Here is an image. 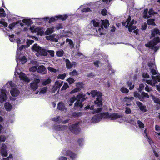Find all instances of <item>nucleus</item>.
<instances>
[{
    "instance_id": "obj_1",
    "label": "nucleus",
    "mask_w": 160,
    "mask_h": 160,
    "mask_svg": "<svg viewBox=\"0 0 160 160\" xmlns=\"http://www.w3.org/2000/svg\"><path fill=\"white\" fill-rule=\"evenodd\" d=\"M152 73V80H148L149 77L148 73L143 72L142 76L144 78L142 80L145 81L148 84L152 86H154L158 82H160V75L156 70V66L155 64L154 60L149 62L148 64ZM157 89L160 92V83L157 86Z\"/></svg>"
},
{
    "instance_id": "obj_2",
    "label": "nucleus",
    "mask_w": 160,
    "mask_h": 160,
    "mask_svg": "<svg viewBox=\"0 0 160 160\" xmlns=\"http://www.w3.org/2000/svg\"><path fill=\"white\" fill-rule=\"evenodd\" d=\"M93 25V34L95 36H99L102 35L104 32L109 25V21L108 20H99L98 19H94L90 22V23L88 26L89 28L90 27L92 28Z\"/></svg>"
},
{
    "instance_id": "obj_3",
    "label": "nucleus",
    "mask_w": 160,
    "mask_h": 160,
    "mask_svg": "<svg viewBox=\"0 0 160 160\" xmlns=\"http://www.w3.org/2000/svg\"><path fill=\"white\" fill-rule=\"evenodd\" d=\"M91 93L92 97H94L96 96L97 97L96 100L94 102L95 103L96 105H97L99 108H98L96 110H94V106L93 105H92L91 106H90V105H88L85 107L84 109L87 110L89 109L90 110H93V112L94 113L101 112L102 110V108L101 107L102 105V93L97 90H93L91 92Z\"/></svg>"
},
{
    "instance_id": "obj_4",
    "label": "nucleus",
    "mask_w": 160,
    "mask_h": 160,
    "mask_svg": "<svg viewBox=\"0 0 160 160\" xmlns=\"http://www.w3.org/2000/svg\"><path fill=\"white\" fill-rule=\"evenodd\" d=\"M155 35H159L160 37H157L153 39L145 44V46L148 48H150L153 49L155 52H156L159 48V47L156 45L158 43H160V31L157 28H155L152 31V35L154 37Z\"/></svg>"
},
{
    "instance_id": "obj_5",
    "label": "nucleus",
    "mask_w": 160,
    "mask_h": 160,
    "mask_svg": "<svg viewBox=\"0 0 160 160\" xmlns=\"http://www.w3.org/2000/svg\"><path fill=\"white\" fill-rule=\"evenodd\" d=\"M4 88H6L7 91L10 90V93L11 95L14 97L18 96L20 93V91L16 88V86L12 81H10L4 86Z\"/></svg>"
},
{
    "instance_id": "obj_6",
    "label": "nucleus",
    "mask_w": 160,
    "mask_h": 160,
    "mask_svg": "<svg viewBox=\"0 0 160 160\" xmlns=\"http://www.w3.org/2000/svg\"><path fill=\"white\" fill-rule=\"evenodd\" d=\"M131 20V17L129 16L126 21L122 22V24L123 25L125 26L126 28H128V30L130 32H131L133 30H134L133 32L137 35L138 33V29L135 30L136 27L133 25L134 24L136 23V22L134 20H132L130 22Z\"/></svg>"
},
{
    "instance_id": "obj_7",
    "label": "nucleus",
    "mask_w": 160,
    "mask_h": 160,
    "mask_svg": "<svg viewBox=\"0 0 160 160\" xmlns=\"http://www.w3.org/2000/svg\"><path fill=\"white\" fill-rule=\"evenodd\" d=\"M104 118L105 119H109L111 120L118 119V122L122 123L124 122V119L122 118L123 116L122 114L117 113H110L108 112H104Z\"/></svg>"
},
{
    "instance_id": "obj_8",
    "label": "nucleus",
    "mask_w": 160,
    "mask_h": 160,
    "mask_svg": "<svg viewBox=\"0 0 160 160\" xmlns=\"http://www.w3.org/2000/svg\"><path fill=\"white\" fill-rule=\"evenodd\" d=\"M25 47V46L24 45H21L19 48H18V47L16 56V61L18 65L19 63L23 64L27 61V59L26 57L23 56L21 52V50Z\"/></svg>"
},
{
    "instance_id": "obj_9",
    "label": "nucleus",
    "mask_w": 160,
    "mask_h": 160,
    "mask_svg": "<svg viewBox=\"0 0 160 160\" xmlns=\"http://www.w3.org/2000/svg\"><path fill=\"white\" fill-rule=\"evenodd\" d=\"M14 75L16 77H18L21 80L24 82H29L30 81V79L24 73L21 72V70L18 68V66L15 69Z\"/></svg>"
},
{
    "instance_id": "obj_10",
    "label": "nucleus",
    "mask_w": 160,
    "mask_h": 160,
    "mask_svg": "<svg viewBox=\"0 0 160 160\" xmlns=\"http://www.w3.org/2000/svg\"><path fill=\"white\" fill-rule=\"evenodd\" d=\"M32 20V19H24L22 21V23H20V25L23 27L24 31H27L30 28V25L33 23Z\"/></svg>"
},
{
    "instance_id": "obj_11",
    "label": "nucleus",
    "mask_w": 160,
    "mask_h": 160,
    "mask_svg": "<svg viewBox=\"0 0 160 160\" xmlns=\"http://www.w3.org/2000/svg\"><path fill=\"white\" fill-rule=\"evenodd\" d=\"M104 112L101 113L94 115L92 118L91 122L93 123H97L99 122L102 119L104 118Z\"/></svg>"
},
{
    "instance_id": "obj_12",
    "label": "nucleus",
    "mask_w": 160,
    "mask_h": 160,
    "mask_svg": "<svg viewBox=\"0 0 160 160\" xmlns=\"http://www.w3.org/2000/svg\"><path fill=\"white\" fill-rule=\"evenodd\" d=\"M85 95L80 94L77 96V98L78 99V101L75 103V107H79L80 108L82 107V101L84 100Z\"/></svg>"
},
{
    "instance_id": "obj_13",
    "label": "nucleus",
    "mask_w": 160,
    "mask_h": 160,
    "mask_svg": "<svg viewBox=\"0 0 160 160\" xmlns=\"http://www.w3.org/2000/svg\"><path fill=\"white\" fill-rule=\"evenodd\" d=\"M126 122L132 124L136 126H137V125H138L139 128L141 129L143 128L144 126V125L142 122L139 120L138 121L137 124L135 123V121L133 119H129L127 118L126 119Z\"/></svg>"
},
{
    "instance_id": "obj_14",
    "label": "nucleus",
    "mask_w": 160,
    "mask_h": 160,
    "mask_svg": "<svg viewBox=\"0 0 160 160\" xmlns=\"http://www.w3.org/2000/svg\"><path fill=\"white\" fill-rule=\"evenodd\" d=\"M55 18H51L49 20V23H51L55 21L58 19H61L62 20H65L67 18L68 16L67 15H58L56 16Z\"/></svg>"
},
{
    "instance_id": "obj_15",
    "label": "nucleus",
    "mask_w": 160,
    "mask_h": 160,
    "mask_svg": "<svg viewBox=\"0 0 160 160\" xmlns=\"http://www.w3.org/2000/svg\"><path fill=\"white\" fill-rule=\"evenodd\" d=\"M40 81L39 79H34L33 81L30 84V87L33 91L36 90L38 87V84Z\"/></svg>"
},
{
    "instance_id": "obj_16",
    "label": "nucleus",
    "mask_w": 160,
    "mask_h": 160,
    "mask_svg": "<svg viewBox=\"0 0 160 160\" xmlns=\"http://www.w3.org/2000/svg\"><path fill=\"white\" fill-rule=\"evenodd\" d=\"M6 88H4V87L2 88L0 93V102H2L5 101L8 98V97L6 95V92L7 91Z\"/></svg>"
},
{
    "instance_id": "obj_17",
    "label": "nucleus",
    "mask_w": 160,
    "mask_h": 160,
    "mask_svg": "<svg viewBox=\"0 0 160 160\" xmlns=\"http://www.w3.org/2000/svg\"><path fill=\"white\" fill-rule=\"evenodd\" d=\"M0 153L4 157L8 156V153L7 149V146L5 143H3L1 148Z\"/></svg>"
},
{
    "instance_id": "obj_18",
    "label": "nucleus",
    "mask_w": 160,
    "mask_h": 160,
    "mask_svg": "<svg viewBox=\"0 0 160 160\" xmlns=\"http://www.w3.org/2000/svg\"><path fill=\"white\" fill-rule=\"evenodd\" d=\"M78 123H77L70 126L69 127L70 130L75 134H78L79 132V129L78 126Z\"/></svg>"
},
{
    "instance_id": "obj_19",
    "label": "nucleus",
    "mask_w": 160,
    "mask_h": 160,
    "mask_svg": "<svg viewBox=\"0 0 160 160\" xmlns=\"http://www.w3.org/2000/svg\"><path fill=\"white\" fill-rule=\"evenodd\" d=\"M112 0H102V1H97L95 3H92L90 5H93L95 6L98 5H101L102 7H104V6L102 4V3L106 4L107 5H109L111 1Z\"/></svg>"
},
{
    "instance_id": "obj_20",
    "label": "nucleus",
    "mask_w": 160,
    "mask_h": 160,
    "mask_svg": "<svg viewBox=\"0 0 160 160\" xmlns=\"http://www.w3.org/2000/svg\"><path fill=\"white\" fill-rule=\"evenodd\" d=\"M46 38L47 40H50L52 41L58 42L59 39V36L58 35L53 34L52 35L47 36Z\"/></svg>"
},
{
    "instance_id": "obj_21",
    "label": "nucleus",
    "mask_w": 160,
    "mask_h": 160,
    "mask_svg": "<svg viewBox=\"0 0 160 160\" xmlns=\"http://www.w3.org/2000/svg\"><path fill=\"white\" fill-rule=\"evenodd\" d=\"M41 47L36 44H34L32 47V51L38 52V53L36 54V55L38 57H39V52L41 50Z\"/></svg>"
},
{
    "instance_id": "obj_22",
    "label": "nucleus",
    "mask_w": 160,
    "mask_h": 160,
    "mask_svg": "<svg viewBox=\"0 0 160 160\" xmlns=\"http://www.w3.org/2000/svg\"><path fill=\"white\" fill-rule=\"evenodd\" d=\"M149 97V96L148 93L142 92L141 93L140 97L139 98V100L141 101L144 102Z\"/></svg>"
},
{
    "instance_id": "obj_23",
    "label": "nucleus",
    "mask_w": 160,
    "mask_h": 160,
    "mask_svg": "<svg viewBox=\"0 0 160 160\" xmlns=\"http://www.w3.org/2000/svg\"><path fill=\"white\" fill-rule=\"evenodd\" d=\"M37 72L38 73H41L42 74H44L47 73V70L44 66L41 65L38 67Z\"/></svg>"
},
{
    "instance_id": "obj_24",
    "label": "nucleus",
    "mask_w": 160,
    "mask_h": 160,
    "mask_svg": "<svg viewBox=\"0 0 160 160\" xmlns=\"http://www.w3.org/2000/svg\"><path fill=\"white\" fill-rule=\"evenodd\" d=\"M66 154L67 156H69L72 160H74L76 158V154L70 151H67L66 152Z\"/></svg>"
},
{
    "instance_id": "obj_25",
    "label": "nucleus",
    "mask_w": 160,
    "mask_h": 160,
    "mask_svg": "<svg viewBox=\"0 0 160 160\" xmlns=\"http://www.w3.org/2000/svg\"><path fill=\"white\" fill-rule=\"evenodd\" d=\"M137 105L139 107L140 110L143 112H145L147 111L146 107L145 106L142 105V103L139 101H137L136 102Z\"/></svg>"
},
{
    "instance_id": "obj_26",
    "label": "nucleus",
    "mask_w": 160,
    "mask_h": 160,
    "mask_svg": "<svg viewBox=\"0 0 160 160\" xmlns=\"http://www.w3.org/2000/svg\"><path fill=\"white\" fill-rule=\"evenodd\" d=\"M62 34H63V36L69 37H71L73 36V32L71 31H63L62 32Z\"/></svg>"
},
{
    "instance_id": "obj_27",
    "label": "nucleus",
    "mask_w": 160,
    "mask_h": 160,
    "mask_svg": "<svg viewBox=\"0 0 160 160\" xmlns=\"http://www.w3.org/2000/svg\"><path fill=\"white\" fill-rule=\"evenodd\" d=\"M58 109L62 111L66 112V108H65L64 103L60 102L58 104Z\"/></svg>"
},
{
    "instance_id": "obj_28",
    "label": "nucleus",
    "mask_w": 160,
    "mask_h": 160,
    "mask_svg": "<svg viewBox=\"0 0 160 160\" xmlns=\"http://www.w3.org/2000/svg\"><path fill=\"white\" fill-rule=\"evenodd\" d=\"M68 128L66 126L63 125H59L57 126H55L54 127V129L56 130H64Z\"/></svg>"
},
{
    "instance_id": "obj_29",
    "label": "nucleus",
    "mask_w": 160,
    "mask_h": 160,
    "mask_svg": "<svg viewBox=\"0 0 160 160\" xmlns=\"http://www.w3.org/2000/svg\"><path fill=\"white\" fill-rule=\"evenodd\" d=\"M5 110L7 111H10L12 108V106L9 102H6L4 105Z\"/></svg>"
},
{
    "instance_id": "obj_30",
    "label": "nucleus",
    "mask_w": 160,
    "mask_h": 160,
    "mask_svg": "<svg viewBox=\"0 0 160 160\" xmlns=\"http://www.w3.org/2000/svg\"><path fill=\"white\" fill-rule=\"evenodd\" d=\"M144 135H145V138H147L149 143L151 145V146L152 147V148H153V147L152 146V144L153 143V142H152V140H151V139L148 137L146 129H145L144 131Z\"/></svg>"
},
{
    "instance_id": "obj_31",
    "label": "nucleus",
    "mask_w": 160,
    "mask_h": 160,
    "mask_svg": "<svg viewBox=\"0 0 160 160\" xmlns=\"http://www.w3.org/2000/svg\"><path fill=\"white\" fill-rule=\"evenodd\" d=\"M153 152L156 157H158V159L160 160V150L157 148L153 149Z\"/></svg>"
},
{
    "instance_id": "obj_32",
    "label": "nucleus",
    "mask_w": 160,
    "mask_h": 160,
    "mask_svg": "<svg viewBox=\"0 0 160 160\" xmlns=\"http://www.w3.org/2000/svg\"><path fill=\"white\" fill-rule=\"evenodd\" d=\"M66 42L69 45L70 48L72 49L74 47V44L73 42L71 40L67 38L66 39Z\"/></svg>"
},
{
    "instance_id": "obj_33",
    "label": "nucleus",
    "mask_w": 160,
    "mask_h": 160,
    "mask_svg": "<svg viewBox=\"0 0 160 160\" xmlns=\"http://www.w3.org/2000/svg\"><path fill=\"white\" fill-rule=\"evenodd\" d=\"M60 117L59 116L57 117L53 118V120L56 122H62L63 123H66L68 122V120H67L64 121H63L61 119L59 120Z\"/></svg>"
},
{
    "instance_id": "obj_34",
    "label": "nucleus",
    "mask_w": 160,
    "mask_h": 160,
    "mask_svg": "<svg viewBox=\"0 0 160 160\" xmlns=\"http://www.w3.org/2000/svg\"><path fill=\"white\" fill-rule=\"evenodd\" d=\"M54 28L53 27L48 28L47 29V30L45 32V34L46 35H48L51 34V33L53 32V29Z\"/></svg>"
},
{
    "instance_id": "obj_35",
    "label": "nucleus",
    "mask_w": 160,
    "mask_h": 160,
    "mask_svg": "<svg viewBox=\"0 0 160 160\" xmlns=\"http://www.w3.org/2000/svg\"><path fill=\"white\" fill-rule=\"evenodd\" d=\"M134 98L133 97H125L124 98L123 101L125 102H130L131 101L134 99Z\"/></svg>"
},
{
    "instance_id": "obj_36",
    "label": "nucleus",
    "mask_w": 160,
    "mask_h": 160,
    "mask_svg": "<svg viewBox=\"0 0 160 160\" xmlns=\"http://www.w3.org/2000/svg\"><path fill=\"white\" fill-rule=\"evenodd\" d=\"M38 27H36L35 26H32L30 27V28H29L31 31V32L32 33H37V31H38Z\"/></svg>"
},
{
    "instance_id": "obj_37",
    "label": "nucleus",
    "mask_w": 160,
    "mask_h": 160,
    "mask_svg": "<svg viewBox=\"0 0 160 160\" xmlns=\"http://www.w3.org/2000/svg\"><path fill=\"white\" fill-rule=\"evenodd\" d=\"M38 31L37 33L38 35L42 36L44 33V31L43 28L40 27H38Z\"/></svg>"
},
{
    "instance_id": "obj_38",
    "label": "nucleus",
    "mask_w": 160,
    "mask_h": 160,
    "mask_svg": "<svg viewBox=\"0 0 160 160\" xmlns=\"http://www.w3.org/2000/svg\"><path fill=\"white\" fill-rule=\"evenodd\" d=\"M66 65L68 68H71L72 67L73 65L71 63L69 60L66 59L65 60Z\"/></svg>"
},
{
    "instance_id": "obj_39",
    "label": "nucleus",
    "mask_w": 160,
    "mask_h": 160,
    "mask_svg": "<svg viewBox=\"0 0 160 160\" xmlns=\"http://www.w3.org/2000/svg\"><path fill=\"white\" fill-rule=\"evenodd\" d=\"M48 90V88L47 87H44L41 88L39 92V94H44L46 93Z\"/></svg>"
},
{
    "instance_id": "obj_40",
    "label": "nucleus",
    "mask_w": 160,
    "mask_h": 160,
    "mask_svg": "<svg viewBox=\"0 0 160 160\" xmlns=\"http://www.w3.org/2000/svg\"><path fill=\"white\" fill-rule=\"evenodd\" d=\"M48 51L46 49L41 48V50L40 51L39 53H40L42 55L46 56L47 55Z\"/></svg>"
},
{
    "instance_id": "obj_41",
    "label": "nucleus",
    "mask_w": 160,
    "mask_h": 160,
    "mask_svg": "<svg viewBox=\"0 0 160 160\" xmlns=\"http://www.w3.org/2000/svg\"><path fill=\"white\" fill-rule=\"evenodd\" d=\"M51 82V80L50 78H48L46 80H43L42 82V84L45 86L49 84Z\"/></svg>"
},
{
    "instance_id": "obj_42",
    "label": "nucleus",
    "mask_w": 160,
    "mask_h": 160,
    "mask_svg": "<svg viewBox=\"0 0 160 160\" xmlns=\"http://www.w3.org/2000/svg\"><path fill=\"white\" fill-rule=\"evenodd\" d=\"M7 23L5 22L4 19H2L0 21V26L3 27H6L8 26Z\"/></svg>"
},
{
    "instance_id": "obj_43",
    "label": "nucleus",
    "mask_w": 160,
    "mask_h": 160,
    "mask_svg": "<svg viewBox=\"0 0 160 160\" xmlns=\"http://www.w3.org/2000/svg\"><path fill=\"white\" fill-rule=\"evenodd\" d=\"M152 99L155 103L160 104V98L156 97L152 95Z\"/></svg>"
},
{
    "instance_id": "obj_44",
    "label": "nucleus",
    "mask_w": 160,
    "mask_h": 160,
    "mask_svg": "<svg viewBox=\"0 0 160 160\" xmlns=\"http://www.w3.org/2000/svg\"><path fill=\"white\" fill-rule=\"evenodd\" d=\"M147 22L149 25H152L153 26H155V25L154 22V19H148Z\"/></svg>"
},
{
    "instance_id": "obj_45",
    "label": "nucleus",
    "mask_w": 160,
    "mask_h": 160,
    "mask_svg": "<svg viewBox=\"0 0 160 160\" xmlns=\"http://www.w3.org/2000/svg\"><path fill=\"white\" fill-rule=\"evenodd\" d=\"M120 91L122 92L125 93H128L129 91L128 89L124 87H123L121 88Z\"/></svg>"
},
{
    "instance_id": "obj_46",
    "label": "nucleus",
    "mask_w": 160,
    "mask_h": 160,
    "mask_svg": "<svg viewBox=\"0 0 160 160\" xmlns=\"http://www.w3.org/2000/svg\"><path fill=\"white\" fill-rule=\"evenodd\" d=\"M76 97L75 96H73L72 97L70 98L69 99V102H70V103H69V106H71L72 104L76 100Z\"/></svg>"
},
{
    "instance_id": "obj_47",
    "label": "nucleus",
    "mask_w": 160,
    "mask_h": 160,
    "mask_svg": "<svg viewBox=\"0 0 160 160\" xmlns=\"http://www.w3.org/2000/svg\"><path fill=\"white\" fill-rule=\"evenodd\" d=\"M63 82L61 81H56L55 82V85L57 86V87L58 88H60L61 87L62 85Z\"/></svg>"
},
{
    "instance_id": "obj_48",
    "label": "nucleus",
    "mask_w": 160,
    "mask_h": 160,
    "mask_svg": "<svg viewBox=\"0 0 160 160\" xmlns=\"http://www.w3.org/2000/svg\"><path fill=\"white\" fill-rule=\"evenodd\" d=\"M148 9H145L143 13V17L144 18H149V16L148 15Z\"/></svg>"
},
{
    "instance_id": "obj_49",
    "label": "nucleus",
    "mask_w": 160,
    "mask_h": 160,
    "mask_svg": "<svg viewBox=\"0 0 160 160\" xmlns=\"http://www.w3.org/2000/svg\"><path fill=\"white\" fill-rule=\"evenodd\" d=\"M6 16L4 10L2 8H0V17H4Z\"/></svg>"
},
{
    "instance_id": "obj_50",
    "label": "nucleus",
    "mask_w": 160,
    "mask_h": 160,
    "mask_svg": "<svg viewBox=\"0 0 160 160\" xmlns=\"http://www.w3.org/2000/svg\"><path fill=\"white\" fill-rule=\"evenodd\" d=\"M76 88L79 89V90L80 91L81 89L83 87V85L82 83L78 82L76 84Z\"/></svg>"
},
{
    "instance_id": "obj_51",
    "label": "nucleus",
    "mask_w": 160,
    "mask_h": 160,
    "mask_svg": "<svg viewBox=\"0 0 160 160\" xmlns=\"http://www.w3.org/2000/svg\"><path fill=\"white\" fill-rule=\"evenodd\" d=\"M41 18H32V19L33 20H35V22L36 23H37L39 25H42V24H43V21H40V20H39L38 21V22H37V20L38 19H41Z\"/></svg>"
},
{
    "instance_id": "obj_52",
    "label": "nucleus",
    "mask_w": 160,
    "mask_h": 160,
    "mask_svg": "<svg viewBox=\"0 0 160 160\" xmlns=\"http://www.w3.org/2000/svg\"><path fill=\"white\" fill-rule=\"evenodd\" d=\"M48 69L51 72L55 73L57 72V70L56 69L53 68L52 67H48Z\"/></svg>"
},
{
    "instance_id": "obj_53",
    "label": "nucleus",
    "mask_w": 160,
    "mask_h": 160,
    "mask_svg": "<svg viewBox=\"0 0 160 160\" xmlns=\"http://www.w3.org/2000/svg\"><path fill=\"white\" fill-rule=\"evenodd\" d=\"M155 132L156 134L160 132V126H159L157 125L155 126Z\"/></svg>"
},
{
    "instance_id": "obj_54",
    "label": "nucleus",
    "mask_w": 160,
    "mask_h": 160,
    "mask_svg": "<svg viewBox=\"0 0 160 160\" xmlns=\"http://www.w3.org/2000/svg\"><path fill=\"white\" fill-rule=\"evenodd\" d=\"M63 51L62 50H60L57 52L56 55L58 57H61L63 55Z\"/></svg>"
},
{
    "instance_id": "obj_55",
    "label": "nucleus",
    "mask_w": 160,
    "mask_h": 160,
    "mask_svg": "<svg viewBox=\"0 0 160 160\" xmlns=\"http://www.w3.org/2000/svg\"><path fill=\"white\" fill-rule=\"evenodd\" d=\"M34 42V41L33 40H31L28 39L26 42L27 47H29L30 46V45H31Z\"/></svg>"
},
{
    "instance_id": "obj_56",
    "label": "nucleus",
    "mask_w": 160,
    "mask_h": 160,
    "mask_svg": "<svg viewBox=\"0 0 160 160\" xmlns=\"http://www.w3.org/2000/svg\"><path fill=\"white\" fill-rule=\"evenodd\" d=\"M6 137L3 135L0 136V142H4L6 140Z\"/></svg>"
},
{
    "instance_id": "obj_57",
    "label": "nucleus",
    "mask_w": 160,
    "mask_h": 160,
    "mask_svg": "<svg viewBox=\"0 0 160 160\" xmlns=\"http://www.w3.org/2000/svg\"><path fill=\"white\" fill-rule=\"evenodd\" d=\"M92 10L90 9L89 8H84L81 10V12H87L90 11H91Z\"/></svg>"
},
{
    "instance_id": "obj_58",
    "label": "nucleus",
    "mask_w": 160,
    "mask_h": 160,
    "mask_svg": "<svg viewBox=\"0 0 160 160\" xmlns=\"http://www.w3.org/2000/svg\"><path fill=\"white\" fill-rule=\"evenodd\" d=\"M127 84L128 86L129 87V89L130 90H132L134 88V85H132V83L131 82L128 81L127 82Z\"/></svg>"
},
{
    "instance_id": "obj_59",
    "label": "nucleus",
    "mask_w": 160,
    "mask_h": 160,
    "mask_svg": "<svg viewBox=\"0 0 160 160\" xmlns=\"http://www.w3.org/2000/svg\"><path fill=\"white\" fill-rule=\"evenodd\" d=\"M66 74H60L58 76V78L62 80L64 79L66 77Z\"/></svg>"
},
{
    "instance_id": "obj_60",
    "label": "nucleus",
    "mask_w": 160,
    "mask_h": 160,
    "mask_svg": "<svg viewBox=\"0 0 160 160\" xmlns=\"http://www.w3.org/2000/svg\"><path fill=\"white\" fill-rule=\"evenodd\" d=\"M69 87L68 84L67 82H65L61 90H65Z\"/></svg>"
},
{
    "instance_id": "obj_61",
    "label": "nucleus",
    "mask_w": 160,
    "mask_h": 160,
    "mask_svg": "<svg viewBox=\"0 0 160 160\" xmlns=\"http://www.w3.org/2000/svg\"><path fill=\"white\" fill-rule=\"evenodd\" d=\"M37 67L36 66L32 67L29 68V71L32 72H34L37 70Z\"/></svg>"
},
{
    "instance_id": "obj_62",
    "label": "nucleus",
    "mask_w": 160,
    "mask_h": 160,
    "mask_svg": "<svg viewBox=\"0 0 160 160\" xmlns=\"http://www.w3.org/2000/svg\"><path fill=\"white\" fill-rule=\"evenodd\" d=\"M17 24V23L15 22L11 23L9 25L8 27L10 29H12L14 28Z\"/></svg>"
},
{
    "instance_id": "obj_63",
    "label": "nucleus",
    "mask_w": 160,
    "mask_h": 160,
    "mask_svg": "<svg viewBox=\"0 0 160 160\" xmlns=\"http://www.w3.org/2000/svg\"><path fill=\"white\" fill-rule=\"evenodd\" d=\"M67 81L70 84L72 83L75 81L74 80L71 78H69L67 79Z\"/></svg>"
},
{
    "instance_id": "obj_64",
    "label": "nucleus",
    "mask_w": 160,
    "mask_h": 160,
    "mask_svg": "<svg viewBox=\"0 0 160 160\" xmlns=\"http://www.w3.org/2000/svg\"><path fill=\"white\" fill-rule=\"evenodd\" d=\"M108 13L107 11L105 9H103L101 12V14L103 16L106 15Z\"/></svg>"
}]
</instances>
